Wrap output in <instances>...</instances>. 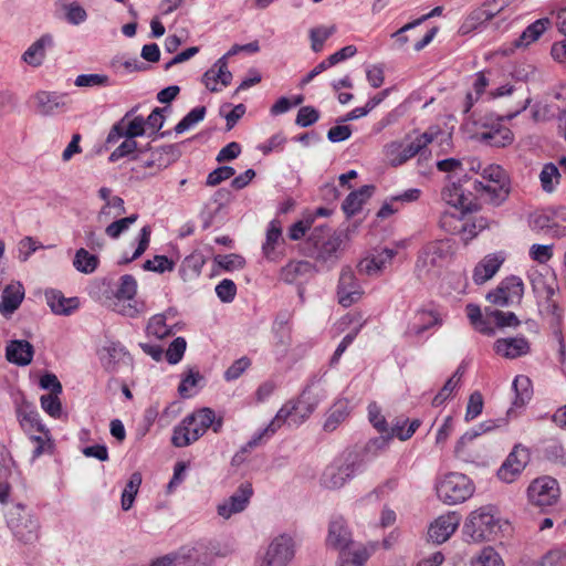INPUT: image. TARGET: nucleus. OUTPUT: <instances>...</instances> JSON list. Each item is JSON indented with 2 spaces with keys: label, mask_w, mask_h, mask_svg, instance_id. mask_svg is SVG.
Instances as JSON below:
<instances>
[{
  "label": "nucleus",
  "mask_w": 566,
  "mask_h": 566,
  "mask_svg": "<svg viewBox=\"0 0 566 566\" xmlns=\"http://www.w3.org/2000/svg\"><path fill=\"white\" fill-rule=\"evenodd\" d=\"M364 469L363 457L357 451H347L325 468L321 484L328 490H338Z\"/></svg>",
  "instance_id": "nucleus-1"
},
{
  "label": "nucleus",
  "mask_w": 566,
  "mask_h": 566,
  "mask_svg": "<svg viewBox=\"0 0 566 566\" xmlns=\"http://www.w3.org/2000/svg\"><path fill=\"white\" fill-rule=\"evenodd\" d=\"M212 417L213 410L208 407L198 409L185 417L181 423L174 429L172 444L177 448H184L197 441L210 428Z\"/></svg>",
  "instance_id": "nucleus-2"
},
{
  "label": "nucleus",
  "mask_w": 566,
  "mask_h": 566,
  "mask_svg": "<svg viewBox=\"0 0 566 566\" xmlns=\"http://www.w3.org/2000/svg\"><path fill=\"white\" fill-rule=\"evenodd\" d=\"M475 491L473 481L460 472H449L437 479L436 492L440 501L457 505L470 499Z\"/></svg>",
  "instance_id": "nucleus-3"
},
{
  "label": "nucleus",
  "mask_w": 566,
  "mask_h": 566,
  "mask_svg": "<svg viewBox=\"0 0 566 566\" xmlns=\"http://www.w3.org/2000/svg\"><path fill=\"white\" fill-rule=\"evenodd\" d=\"M463 530L473 542L491 541L501 532L502 522L495 515L494 507L482 506L471 512Z\"/></svg>",
  "instance_id": "nucleus-4"
},
{
  "label": "nucleus",
  "mask_w": 566,
  "mask_h": 566,
  "mask_svg": "<svg viewBox=\"0 0 566 566\" xmlns=\"http://www.w3.org/2000/svg\"><path fill=\"white\" fill-rule=\"evenodd\" d=\"M440 133L441 130L438 126H431L428 130L417 136L410 144L406 146L398 142L388 144L386 146V156L389 160V164L394 167H398L417 155L422 157L427 146L431 144ZM418 164H421V158L418 159Z\"/></svg>",
  "instance_id": "nucleus-5"
},
{
  "label": "nucleus",
  "mask_w": 566,
  "mask_h": 566,
  "mask_svg": "<svg viewBox=\"0 0 566 566\" xmlns=\"http://www.w3.org/2000/svg\"><path fill=\"white\" fill-rule=\"evenodd\" d=\"M318 405V399L311 397L310 391L305 389L301 397L294 402L285 403L269 423V430L276 432L284 422L292 426H300L305 421Z\"/></svg>",
  "instance_id": "nucleus-6"
},
{
  "label": "nucleus",
  "mask_w": 566,
  "mask_h": 566,
  "mask_svg": "<svg viewBox=\"0 0 566 566\" xmlns=\"http://www.w3.org/2000/svg\"><path fill=\"white\" fill-rule=\"evenodd\" d=\"M308 242L315 249L313 256L316 261L331 266L339 259V250L343 243L342 233L333 231L325 226L315 227L308 238Z\"/></svg>",
  "instance_id": "nucleus-7"
},
{
  "label": "nucleus",
  "mask_w": 566,
  "mask_h": 566,
  "mask_svg": "<svg viewBox=\"0 0 566 566\" xmlns=\"http://www.w3.org/2000/svg\"><path fill=\"white\" fill-rule=\"evenodd\" d=\"M8 525L13 536L22 544L32 545L39 539V520L21 504L15 505L10 513Z\"/></svg>",
  "instance_id": "nucleus-8"
},
{
  "label": "nucleus",
  "mask_w": 566,
  "mask_h": 566,
  "mask_svg": "<svg viewBox=\"0 0 566 566\" xmlns=\"http://www.w3.org/2000/svg\"><path fill=\"white\" fill-rule=\"evenodd\" d=\"M451 253V244L448 240H437L426 244L417 261V270L420 275L437 274Z\"/></svg>",
  "instance_id": "nucleus-9"
},
{
  "label": "nucleus",
  "mask_w": 566,
  "mask_h": 566,
  "mask_svg": "<svg viewBox=\"0 0 566 566\" xmlns=\"http://www.w3.org/2000/svg\"><path fill=\"white\" fill-rule=\"evenodd\" d=\"M475 189H482L494 202L503 201L509 195V178L504 169L497 165L483 168L481 180L474 181Z\"/></svg>",
  "instance_id": "nucleus-10"
},
{
  "label": "nucleus",
  "mask_w": 566,
  "mask_h": 566,
  "mask_svg": "<svg viewBox=\"0 0 566 566\" xmlns=\"http://www.w3.org/2000/svg\"><path fill=\"white\" fill-rule=\"evenodd\" d=\"M295 555V543L292 536L281 534L269 544L264 555L255 566H287Z\"/></svg>",
  "instance_id": "nucleus-11"
},
{
  "label": "nucleus",
  "mask_w": 566,
  "mask_h": 566,
  "mask_svg": "<svg viewBox=\"0 0 566 566\" xmlns=\"http://www.w3.org/2000/svg\"><path fill=\"white\" fill-rule=\"evenodd\" d=\"M137 293V281L133 275L125 274L119 279L115 293L116 301L113 310L127 317H136L139 314L135 295Z\"/></svg>",
  "instance_id": "nucleus-12"
},
{
  "label": "nucleus",
  "mask_w": 566,
  "mask_h": 566,
  "mask_svg": "<svg viewBox=\"0 0 566 566\" xmlns=\"http://www.w3.org/2000/svg\"><path fill=\"white\" fill-rule=\"evenodd\" d=\"M558 495L557 481L549 476L536 479L527 488L528 501L539 507L553 505L557 501Z\"/></svg>",
  "instance_id": "nucleus-13"
},
{
  "label": "nucleus",
  "mask_w": 566,
  "mask_h": 566,
  "mask_svg": "<svg viewBox=\"0 0 566 566\" xmlns=\"http://www.w3.org/2000/svg\"><path fill=\"white\" fill-rule=\"evenodd\" d=\"M179 149L175 145H166L150 149L146 158L139 157L140 167L150 170L149 174H144L143 177L146 178L157 175L175 163L179 158Z\"/></svg>",
  "instance_id": "nucleus-14"
},
{
  "label": "nucleus",
  "mask_w": 566,
  "mask_h": 566,
  "mask_svg": "<svg viewBox=\"0 0 566 566\" xmlns=\"http://www.w3.org/2000/svg\"><path fill=\"white\" fill-rule=\"evenodd\" d=\"M524 285L521 279L512 276L505 279L494 291H491L486 298L499 306H510L523 296Z\"/></svg>",
  "instance_id": "nucleus-15"
},
{
  "label": "nucleus",
  "mask_w": 566,
  "mask_h": 566,
  "mask_svg": "<svg viewBox=\"0 0 566 566\" xmlns=\"http://www.w3.org/2000/svg\"><path fill=\"white\" fill-rule=\"evenodd\" d=\"M442 324V314L434 305L419 308L410 318L406 334L409 336H420L426 331L440 326Z\"/></svg>",
  "instance_id": "nucleus-16"
},
{
  "label": "nucleus",
  "mask_w": 566,
  "mask_h": 566,
  "mask_svg": "<svg viewBox=\"0 0 566 566\" xmlns=\"http://www.w3.org/2000/svg\"><path fill=\"white\" fill-rule=\"evenodd\" d=\"M361 295L363 290L353 270L350 268H344L340 272L337 286L338 303L344 307H349L356 303Z\"/></svg>",
  "instance_id": "nucleus-17"
},
{
  "label": "nucleus",
  "mask_w": 566,
  "mask_h": 566,
  "mask_svg": "<svg viewBox=\"0 0 566 566\" xmlns=\"http://www.w3.org/2000/svg\"><path fill=\"white\" fill-rule=\"evenodd\" d=\"M252 494V485L250 483H242L227 501L218 505V514L222 518L228 520L233 514L241 513L248 506Z\"/></svg>",
  "instance_id": "nucleus-18"
},
{
  "label": "nucleus",
  "mask_w": 566,
  "mask_h": 566,
  "mask_svg": "<svg viewBox=\"0 0 566 566\" xmlns=\"http://www.w3.org/2000/svg\"><path fill=\"white\" fill-rule=\"evenodd\" d=\"M376 548L377 544L375 543L366 545L353 542L338 551V566H365Z\"/></svg>",
  "instance_id": "nucleus-19"
},
{
  "label": "nucleus",
  "mask_w": 566,
  "mask_h": 566,
  "mask_svg": "<svg viewBox=\"0 0 566 566\" xmlns=\"http://www.w3.org/2000/svg\"><path fill=\"white\" fill-rule=\"evenodd\" d=\"M353 542V534L346 520L340 515L332 516L326 536L327 547L340 551Z\"/></svg>",
  "instance_id": "nucleus-20"
},
{
  "label": "nucleus",
  "mask_w": 566,
  "mask_h": 566,
  "mask_svg": "<svg viewBox=\"0 0 566 566\" xmlns=\"http://www.w3.org/2000/svg\"><path fill=\"white\" fill-rule=\"evenodd\" d=\"M527 452L525 449L515 448L503 462L497 471V476L505 483H512L522 473L527 463Z\"/></svg>",
  "instance_id": "nucleus-21"
},
{
  "label": "nucleus",
  "mask_w": 566,
  "mask_h": 566,
  "mask_svg": "<svg viewBox=\"0 0 566 566\" xmlns=\"http://www.w3.org/2000/svg\"><path fill=\"white\" fill-rule=\"evenodd\" d=\"M15 415L21 429L29 436L34 432L44 433L45 428L41 423L40 415L31 402L22 399L15 405Z\"/></svg>",
  "instance_id": "nucleus-22"
},
{
  "label": "nucleus",
  "mask_w": 566,
  "mask_h": 566,
  "mask_svg": "<svg viewBox=\"0 0 566 566\" xmlns=\"http://www.w3.org/2000/svg\"><path fill=\"white\" fill-rule=\"evenodd\" d=\"M232 81V73L228 69V62L224 59H219L216 63L205 72L202 75V83L210 92H220L222 87L230 85Z\"/></svg>",
  "instance_id": "nucleus-23"
},
{
  "label": "nucleus",
  "mask_w": 566,
  "mask_h": 566,
  "mask_svg": "<svg viewBox=\"0 0 566 566\" xmlns=\"http://www.w3.org/2000/svg\"><path fill=\"white\" fill-rule=\"evenodd\" d=\"M476 137L480 142L493 147H505L514 139L511 129L500 123L483 124Z\"/></svg>",
  "instance_id": "nucleus-24"
},
{
  "label": "nucleus",
  "mask_w": 566,
  "mask_h": 566,
  "mask_svg": "<svg viewBox=\"0 0 566 566\" xmlns=\"http://www.w3.org/2000/svg\"><path fill=\"white\" fill-rule=\"evenodd\" d=\"M460 517L457 513H448L439 516L429 527V538L438 544L446 542L458 528Z\"/></svg>",
  "instance_id": "nucleus-25"
},
{
  "label": "nucleus",
  "mask_w": 566,
  "mask_h": 566,
  "mask_svg": "<svg viewBox=\"0 0 566 566\" xmlns=\"http://www.w3.org/2000/svg\"><path fill=\"white\" fill-rule=\"evenodd\" d=\"M35 111L42 116H52L66 106L65 95L56 92L41 91L33 96Z\"/></svg>",
  "instance_id": "nucleus-26"
},
{
  "label": "nucleus",
  "mask_w": 566,
  "mask_h": 566,
  "mask_svg": "<svg viewBox=\"0 0 566 566\" xmlns=\"http://www.w3.org/2000/svg\"><path fill=\"white\" fill-rule=\"evenodd\" d=\"M490 95L493 98H497V97H502V96H506V95H514L516 98V104H515L514 109L512 112L507 113L505 116H502L501 119L506 118L510 120V119L514 118L521 112L525 111L531 103V97L527 94H525L522 86L516 87L511 84H505V85H502V86L491 91Z\"/></svg>",
  "instance_id": "nucleus-27"
},
{
  "label": "nucleus",
  "mask_w": 566,
  "mask_h": 566,
  "mask_svg": "<svg viewBox=\"0 0 566 566\" xmlns=\"http://www.w3.org/2000/svg\"><path fill=\"white\" fill-rule=\"evenodd\" d=\"M504 262V256L500 253L485 255L473 270V281L480 285L492 279Z\"/></svg>",
  "instance_id": "nucleus-28"
},
{
  "label": "nucleus",
  "mask_w": 566,
  "mask_h": 566,
  "mask_svg": "<svg viewBox=\"0 0 566 566\" xmlns=\"http://www.w3.org/2000/svg\"><path fill=\"white\" fill-rule=\"evenodd\" d=\"M395 255V250L382 249L381 251L361 260L358 264V270L360 273L370 276L378 275L386 268V265L391 262Z\"/></svg>",
  "instance_id": "nucleus-29"
},
{
  "label": "nucleus",
  "mask_w": 566,
  "mask_h": 566,
  "mask_svg": "<svg viewBox=\"0 0 566 566\" xmlns=\"http://www.w3.org/2000/svg\"><path fill=\"white\" fill-rule=\"evenodd\" d=\"M494 350L505 358L514 359L530 352V343L525 337L501 338L494 343Z\"/></svg>",
  "instance_id": "nucleus-30"
},
{
  "label": "nucleus",
  "mask_w": 566,
  "mask_h": 566,
  "mask_svg": "<svg viewBox=\"0 0 566 566\" xmlns=\"http://www.w3.org/2000/svg\"><path fill=\"white\" fill-rule=\"evenodd\" d=\"M53 45V36L51 34H43L34 41L22 54L21 59L30 66L39 67L43 64L46 56V48Z\"/></svg>",
  "instance_id": "nucleus-31"
},
{
  "label": "nucleus",
  "mask_w": 566,
  "mask_h": 566,
  "mask_svg": "<svg viewBox=\"0 0 566 566\" xmlns=\"http://www.w3.org/2000/svg\"><path fill=\"white\" fill-rule=\"evenodd\" d=\"M24 298V289L20 282L7 285L2 291L0 313L4 316L15 312Z\"/></svg>",
  "instance_id": "nucleus-32"
},
{
  "label": "nucleus",
  "mask_w": 566,
  "mask_h": 566,
  "mask_svg": "<svg viewBox=\"0 0 566 566\" xmlns=\"http://www.w3.org/2000/svg\"><path fill=\"white\" fill-rule=\"evenodd\" d=\"M441 196L449 206L459 209L461 212L472 210V200L469 195H465L461 185L451 184L446 186Z\"/></svg>",
  "instance_id": "nucleus-33"
},
{
  "label": "nucleus",
  "mask_w": 566,
  "mask_h": 566,
  "mask_svg": "<svg viewBox=\"0 0 566 566\" xmlns=\"http://www.w3.org/2000/svg\"><path fill=\"white\" fill-rule=\"evenodd\" d=\"M33 354V346L28 340H11L6 348L7 359L19 366L29 365Z\"/></svg>",
  "instance_id": "nucleus-34"
},
{
  "label": "nucleus",
  "mask_w": 566,
  "mask_h": 566,
  "mask_svg": "<svg viewBox=\"0 0 566 566\" xmlns=\"http://www.w3.org/2000/svg\"><path fill=\"white\" fill-rule=\"evenodd\" d=\"M45 298L52 312L57 315H70L78 307V300L76 297H65L56 290L46 291Z\"/></svg>",
  "instance_id": "nucleus-35"
},
{
  "label": "nucleus",
  "mask_w": 566,
  "mask_h": 566,
  "mask_svg": "<svg viewBox=\"0 0 566 566\" xmlns=\"http://www.w3.org/2000/svg\"><path fill=\"white\" fill-rule=\"evenodd\" d=\"M315 271L314 265L305 260L291 261L281 269L280 279L285 283H294L300 279L306 277Z\"/></svg>",
  "instance_id": "nucleus-36"
},
{
  "label": "nucleus",
  "mask_w": 566,
  "mask_h": 566,
  "mask_svg": "<svg viewBox=\"0 0 566 566\" xmlns=\"http://www.w3.org/2000/svg\"><path fill=\"white\" fill-rule=\"evenodd\" d=\"M101 360L107 371L114 373L117 370L119 363L129 360V355L120 344L111 343L103 348Z\"/></svg>",
  "instance_id": "nucleus-37"
},
{
  "label": "nucleus",
  "mask_w": 566,
  "mask_h": 566,
  "mask_svg": "<svg viewBox=\"0 0 566 566\" xmlns=\"http://www.w3.org/2000/svg\"><path fill=\"white\" fill-rule=\"evenodd\" d=\"M374 189V186L366 185L356 191H352L342 205L346 216L352 217L356 214L361 206L371 197Z\"/></svg>",
  "instance_id": "nucleus-38"
},
{
  "label": "nucleus",
  "mask_w": 566,
  "mask_h": 566,
  "mask_svg": "<svg viewBox=\"0 0 566 566\" xmlns=\"http://www.w3.org/2000/svg\"><path fill=\"white\" fill-rule=\"evenodd\" d=\"M551 24L548 18H542L530 24L515 41V46L526 48L537 41Z\"/></svg>",
  "instance_id": "nucleus-39"
},
{
  "label": "nucleus",
  "mask_w": 566,
  "mask_h": 566,
  "mask_svg": "<svg viewBox=\"0 0 566 566\" xmlns=\"http://www.w3.org/2000/svg\"><path fill=\"white\" fill-rule=\"evenodd\" d=\"M513 389L515 391L513 406L517 408L524 407L533 395L531 379L524 375L516 376L513 381Z\"/></svg>",
  "instance_id": "nucleus-40"
},
{
  "label": "nucleus",
  "mask_w": 566,
  "mask_h": 566,
  "mask_svg": "<svg viewBox=\"0 0 566 566\" xmlns=\"http://www.w3.org/2000/svg\"><path fill=\"white\" fill-rule=\"evenodd\" d=\"M541 313L548 318L553 327H559L563 322V308L559 306L555 296L538 301Z\"/></svg>",
  "instance_id": "nucleus-41"
},
{
  "label": "nucleus",
  "mask_w": 566,
  "mask_h": 566,
  "mask_svg": "<svg viewBox=\"0 0 566 566\" xmlns=\"http://www.w3.org/2000/svg\"><path fill=\"white\" fill-rule=\"evenodd\" d=\"M134 114V109L127 112L125 116L119 120L123 125V132L125 137L136 138L146 134L145 118L143 116H135L129 119Z\"/></svg>",
  "instance_id": "nucleus-42"
},
{
  "label": "nucleus",
  "mask_w": 566,
  "mask_h": 566,
  "mask_svg": "<svg viewBox=\"0 0 566 566\" xmlns=\"http://www.w3.org/2000/svg\"><path fill=\"white\" fill-rule=\"evenodd\" d=\"M532 287L536 294L538 301H542L549 296H555L558 290L555 279H545L538 274L531 279Z\"/></svg>",
  "instance_id": "nucleus-43"
},
{
  "label": "nucleus",
  "mask_w": 566,
  "mask_h": 566,
  "mask_svg": "<svg viewBox=\"0 0 566 566\" xmlns=\"http://www.w3.org/2000/svg\"><path fill=\"white\" fill-rule=\"evenodd\" d=\"M73 265L78 272L90 274L96 270L98 265V258L91 254L84 248H81L75 253Z\"/></svg>",
  "instance_id": "nucleus-44"
},
{
  "label": "nucleus",
  "mask_w": 566,
  "mask_h": 566,
  "mask_svg": "<svg viewBox=\"0 0 566 566\" xmlns=\"http://www.w3.org/2000/svg\"><path fill=\"white\" fill-rule=\"evenodd\" d=\"M349 413V406H348V401L346 400H339L337 401L332 410H331V413L328 416V418L326 419L325 423H324V429L326 431H333L337 428V426L344 421L346 419V417L348 416Z\"/></svg>",
  "instance_id": "nucleus-45"
},
{
  "label": "nucleus",
  "mask_w": 566,
  "mask_h": 566,
  "mask_svg": "<svg viewBox=\"0 0 566 566\" xmlns=\"http://www.w3.org/2000/svg\"><path fill=\"white\" fill-rule=\"evenodd\" d=\"M140 483L142 474L138 472L133 473L122 493V509L124 511H128L133 506Z\"/></svg>",
  "instance_id": "nucleus-46"
},
{
  "label": "nucleus",
  "mask_w": 566,
  "mask_h": 566,
  "mask_svg": "<svg viewBox=\"0 0 566 566\" xmlns=\"http://www.w3.org/2000/svg\"><path fill=\"white\" fill-rule=\"evenodd\" d=\"M203 379L198 369L189 368L178 386V392L182 398H190L193 388Z\"/></svg>",
  "instance_id": "nucleus-47"
},
{
  "label": "nucleus",
  "mask_w": 566,
  "mask_h": 566,
  "mask_svg": "<svg viewBox=\"0 0 566 566\" xmlns=\"http://www.w3.org/2000/svg\"><path fill=\"white\" fill-rule=\"evenodd\" d=\"M560 174L556 165L549 163L546 164L541 174H539V180L542 188L546 192H552L556 186L559 184Z\"/></svg>",
  "instance_id": "nucleus-48"
},
{
  "label": "nucleus",
  "mask_w": 566,
  "mask_h": 566,
  "mask_svg": "<svg viewBox=\"0 0 566 566\" xmlns=\"http://www.w3.org/2000/svg\"><path fill=\"white\" fill-rule=\"evenodd\" d=\"M138 219L137 213H133L128 217L120 218L113 221L105 228V234L111 239H118L124 232H126L130 226H133Z\"/></svg>",
  "instance_id": "nucleus-49"
},
{
  "label": "nucleus",
  "mask_w": 566,
  "mask_h": 566,
  "mask_svg": "<svg viewBox=\"0 0 566 566\" xmlns=\"http://www.w3.org/2000/svg\"><path fill=\"white\" fill-rule=\"evenodd\" d=\"M147 334L158 339H163L172 334V329L166 324V316L164 314L154 315L147 324Z\"/></svg>",
  "instance_id": "nucleus-50"
},
{
  "label": "nucleus",
  "mask_w": 566,
  "mask_h": 566,
  "mask_svg": "<svg viewBox=\"0 0 566 566\" xmlns=\"http://www.w3.org/2000/svg\"><path fill=\"white\" fill-rule=\"evenodd\" d=\"M62 10L65 13V19L70 24L78 25L86 21L87 12L77 2L62 3Z\"/></svg>",
  "instance_id": "nucleus-51"
},
{
  "label": "nucleus",
  "mask_w": 566,
  "mask_h": 566,
  "mask_svg": "<svg viewBox=\"0 0 566 566\" xmlns=\"http://www.w3.org/2000/svg\"><path fill=\"white\" fill-rule=\"evenodd\" d=\"M473 566H505L502 557L493 547H484L472 560Z\"/></svg>",
  "instance_id": "nucleus-52"
},
{
  "label": "nucleus",
  "mask_w": 566,
  "mask_h": 566,
  "mask_svg": "<svg viewBox=\"0 0 566 566\" xmlns=\"http://www.w3.org/2000/svg\"><path fill=\"white\" fill-rule=\"evenodd\" d=\"M206 107L199 106L191 109L176 126L175 132L181 134L205 118Z\"/></svg>",
  "instance_id": "nucleus-53"
},
{
  "label": "nucleus",
  "mask_w": 566,
  "mask_h": 566,
  "mask_svg": "<svg viewBox=\"0 0 566 566\" xmlns=\"http://www.w3.org/2000/svg\"><path fill=\"white\" fill-rule=\"evenodd\" d=\"M74 84L77 87H96L108 86L111 85V81L106 74L92 73L77 75Z\"/></svg>",
  "instance_id": "nucleus-54"
},
{
  "label": "nucleus",
  "mask_w": 566,
  "mask_h": 566,
  "mask_svg": "<svg viewBox=\"0 0 566 566\" xmlns=\"http://www.w3.org/2000/svg\"><path fill=\"white\" fill-rule=\"evenodd\" d=\"M491 18L486 11V9L481 6L480 8L473 10L470 15L467 18L465 22L461 27L462 33H468L484 22L489 21Z\"/></svg>",
  "instance_id": "nucleus-55"
},
{
  "label": "nucleus",
  "mask_w": 566,
  "mask_h": 566,
  "mask_svg": "<svg viewBox=\"0 0 566 566\" xmlns=\"http://www.w3.org/2000/svg\"><path fill=\"white\" fill-rule=\"evenodd\" d=\"M489 428H483V424L480 426V430H470L465 432L457 442L454 448V453L458 458L467 460L469 458V453L465 450V447L469 442L473 441L476 437L481 434V432L486 431Z\"/></svg>",
  "instance_id": "nucleus-56"
},
{
  "label": "nucleus",
  "mask_w": 566,
  "mask_h": 566,
  "mask_svg": "<svg viewBox=\"0 0 566 566\" xmlns=\"http://www.w3.org/2000/svg\"><path fill=\"white\" fill-rule=\"evenodd\" d=\"M59 395L60 394H49L40 398L42 409L53 418H59L62 413V405Z\"/></svg>",
  "instance_id": "nucleus-57"
},
{
  "label": "nucleus",
  "mask_w": 566,
  "mask_h": 566,
  "mask_svg": "<svg viewBox=\"0 0 566 566\" xmlns=\"http://www.w3.org/2000/svg\"><path fill=\"white\" fill-rule=\"evenodd\" d=\"M467 315L471 322V324L483 334H491L493 329L485 325V322L482 319V313L478 305L468 304L465 307Z\"/></svg>",
  "instance_id": "nucleus-58"
},
{
  "label": "nucleus",
  "mask_w": 566,
  "mask_h": 566,
  "mask_svg": "<svg viewBox=\"0 0 566 566\" xmlns=\"http://www.w3.org/2000/svg\"><path fill=\"white\" fill-rule=\"evenodd\" d=\"M187 342L184 337L175 338L166 352V358L169 364L175 365L179 363L186 352Z\"/></svg>",
  "instance_id": "nucleus-59"
},
{
  "label": "nucleus",
  "mask_w": 566,
  "mask_h": 566,
  "mask_svg": "<svg viewBox=\"0 0 566 566\" xmlns=\"http://www.w3.org/2000/svg\"><path fill=\"white\" fill-rule=\"evenodd\" d=\"M218 297L224 302H232L237 294V286L232 280L224 279L216 286Z\"/></svg>",
  "instance_id": "nucleus-60"
},
{
  "label": "nucleus",
  "mask_w": 566,
  "mask_h": 566,
  "mask_svg": "<svg viewBox=\"0 0 566 566\" xmlns=\"http://www.w3.org/2000/svg\"><path fill=\"white\" fill-rule=\"evenodd\" d=\"M493 322L500 327L517 326L520 324L518 318L512 312H502L499 310L488 313Z\"/></svg>",
  "instance_id": "nucleus-61"
},
{
  "label": "nucleus",
  "mask_w": 566,
  "mask_h": 566,
  "mask_svg": "<svg viewBox=\"0 0 566 566\" xmlns=\"http://www.w3.org/2000/svg\"><path fill=\"white\" fill-rule=\"evenodd\" d=\"M234 174V168L230 166H221L208 175L206 184L212 187L217 186L220 182L230 179Z\"/></svg>",
  "instance_id": "nucleus-62"
},
{
  "label": "nucleus",
  "mask_w": 566,
  "mask_h": 566,
  "mask_svg": "<svg viewBox=\"0 0 566 566\" xmlns=\"http://www.w3.org/2000/svg\"><path fill=\"white\" fill-rule=\"evenodd\" d=\"M319 118L318 112L312 106H303L298 109L295 123L301 127H307Z\"/></svg>",
  "instance_id": "nucleus-63"
},
{
  "label": "nucleus",
  "mask_w": 566,
  "mask_h": 566,
  "mask_svg": "<svg viewBox=\"0 0 566 566\" xmlns=\"http://www.w3.org/2000/svg\"><path fill=\"white\" fill-rule=\"evenodd\" d=\"M530 256L541 263L544 264L548 262L553 256V245L552 244H533L530 248Z\"/></svg>",
  "instance_id": "nucleus-64"
}]
</instances>
